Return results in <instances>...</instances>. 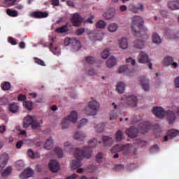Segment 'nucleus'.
<instances>
[{"instance_id":"19","label":"nucleus","mask_w":179,"mask_h":179,"mask_svg":"<svg viewBox=\"0 0 179 179\" xmlns=\"http://www.w3.org/2000/svg\"><path fill=\"white\" fill-rule=\"evenodd\" d=\"M168 8L171 10H177L179 9V0H171L168 3Z\"/></svg>"},{"instance_id":"45","label":"nucleus","mask_w":179,"mask_h":179,"mask_svg":"<svg viewBox=\"0 0 179 179\" xmlns=\"http://www.w3.org/2000/svg\"><path fill=\"white\" fill-rule=\"evenodd\" d=\"M64 145L66 150H67L68 152H71V150H72L73 149V147L72 146L71 143H69V141L65 142Z\"/></svg>"},{"instance_id":"21","label":"nucleus","mask_w":179,"mask_h":179,"mask_svg":"<svg viewBox=\"0 0 179 179\" xmlns=\"http://www.w3.org/2000/svg\"><path fill=\"white\" fill-rule=\"evenodd\" d=\"M118 45L122 50H127V48H128V39L125 38L119 39Z\"/></svg>"},{"instance_id":"24","label":"nucleus","mask_w":179,"mask_h":179,"mask_svg":"<svg viewBox=\"0 0 179 179\" xmlns=\"http://www.w3.org/2000/svg\"><path fill=\"white\" fill-rule=\"evenodd\" d=\"M54 146V141L52 138H49L47 139L46 142L44 145V148L47 150H51Z\"/></svg>"},{"instance_id":"22","label":"nucleus","mask_w":179,"mask_h":179,"mask_svg":"<svg viewBox=\"0 0 179 179\" xmlns=\"http://www.w3.org/2000/svg\"><path fill=\"white\" fill-rule=\"evenodd\" d=\"M8 110L13 114H16L19 111V105L16 103H10L8 105Z\"/></svg>"},{"instance_id":"4","label":"nucleus","mask_w":179,"mask_h":179,"mask_svg":"<svg viewBox=\"0 0 179 179\" xmlns=\"http://www.w3.org/2000/svg\"><path fill=\"white\" fill-rule=\"evenodd\" d=\"M43 124V120L40 121L36 120L31 115H28L24 118L23 121V127L29 128L30 125H31L32 129H37V128H40V125Z\"/></svg>"},{"instance_id":"55","label":"nucleus","mask_w":179,"mask_h":179,"mask_svg":"<svg viewBox=\"0 0 179 179\" xmlns=\"http://www.w3.org/2000/svg\"><path fill=\"white\" fill-rule=\"evenodd\" d=\"M134 143H138L139 146H146L147 143L145 141L136 140L134 141Z\"/></svg>"},{"instance_id":"16","label":"nucleus","mask_w":179,"mask_h":179,"mask_svg":"<svg viewBox=\"0 0 179 179\" xmlns=\"http://www.w3.org/2000/svg\"><path fill=\"white\" fill-rule=\"evenodd\" d=\"M32 16L35 17V19H44V17H48V13H47V11H35L32 13Z\"/></svg>"},{"instance_id":"36","label":"nucleus","mask_w":179,"mask_h":179,"mask_svg":"<svg viewBox=\"0 0 179 179\" xmlns=\"http://www.w3.org/2000/svg\"><path fill=\"white\" fill-rule=\"evenodd\" d=\"M178 134H179L178 130L171 129L168 131V136L171 139L173 138H176V136H177Z\"/></svg>"},{"instance_id":"35","label":"nucleus","mask_w":179,"mask_h":179,"mask_svg":"<svg viewBox=\"0 0 179 179\" xmlns=\"http://www.w3.org/2000/svg\"><path fill=\"white\" fill-rule=\"evenodd\" d=\"M118 29V24L115 23H112L108 25V30L110 31V33H114V31H117Z\"/></svg>"},{"instance_id":"3","label":"nucleus","mask_w":179,"mask_h":179,"mask_svg":"<svg viewBox=\"0 0 179 179\" xmlns=\"http://www.w3.org/2000/svg\"><path fill=\"white\" fill-rule=\"evenodd\" d=\"M143 19L141 16H134L131 19V31L134 36H138L139 33H145L146 28L143 27Z\"/></svg>"},{"instance_id":"46","label":"nucleus","mask_w":179,"mask_h":179,"mask_svg":"<svg viewBox=\"0 0 179 179\" xmlns=\"http://www.w3.org/2000/svg\"><path fill=\"white\" fill-rule=\"evenodd\" d=\"M85 61L87 64H94L96 59H94V57H92V56H88L87 57H85Z\"/></svg>"},{"instance_id":"18","label":"nucleus","mask_w":179,"mask_h":179,"mask_svg":"<svg viewBox=\"0 0 179 179\" xmlns=\"http://www.w3.org/2000/svg\"><path fill=\"white\" fill-rule=\"evenodd\" d=\"M8 160H9V157L7 153H4L0 157V167L3 169L8 164Z\"/></svg>"},{"instance_id":"26","label":"nucleus","mask_w":179,"mask_h":179,"mask_svg":"<svg viewBox=\"0 0 179 179\" xmlns=\"http://www.w3.org/2000/svg\"><path fill=\"white\" fill-rule=\"evenodd\" d=\"M116 90L120 94H122L125 90V84L122 82H119L116 86Z\"/></svg>"},{"instance_id":"11","label":"nucleus","mask_w":179,"mask_h":179,"mask_svg":"<svg viewBox=\"0 0 179 179\" xmlns=\"http://www.w3.org/2000/svg\"><path fill=\"white\" fill-rule=\"evenodd\" d=\"M127 104L130 107H136L138 103V99L135 95H129L126 98Z\"/></svg>"},{"instance_id":"63","label":"nucleus","mask_w":179,"mask_h":179,"mask_svg":"<svg viewBox=\"0 0 179 179\" xmlns=\"http://www.w3.org/2000/svg\"><path fill=\"white\" fill-rule=\"evenodd\" d=\"M22 146H23V141H17V143L16 144L17 149H20V148H22Z\"/></svg>"},{"instance_id":"43","label":"nucleus","mask_w":179,"mask_h":179,"mask_svg":"<svg viewBox=\"0 0 179 179\" xmlns=\"http://www.w3.org/2000/svg\"><path fill=\"white\" fill-rule=\"evenodd\" d=\"M104 160V157L103 155V153L99 152L96 156V161L97 163H103V161Z\"/></svg>"},{"instance_id":"50","label":"nucleus","mask_w":179,"mask_h":179,"mask_svg":"<svg viewBox=\"0 0 179 179\" xmlns=\"http://www.w3.org/2000/svg\"><path fill=\"white\" fill-rule=\"evenodd\" d=\"M87 124V119H82L79 124H78V128L80 129L82 127H85Z\"/></svg>"},{"instance_id":"53","label":"nucleus","mask_w":179,"mask_h":179,"mask_svg":"<svg viewBox=\"0 0 179 179\" xmlns=\"http://www.w3.org/2000/svg\"><path fill=\"white\" fill-rule=\"evenodd\" d=\"M8 41L12 45H16V44H17V43L16 42V40H15V38H13V37L12 36L8 37Z\"/></svg>"},{"instance_id":"48","label":"nucleus","mask_w":179,"mask_h":179,"mask_svg":"<svg viewBox=\"0 0 179 179\" xmlns=\"http://www.w3.org/2000/svg\"><path fill=\"white\" fill-rule=\"evenodd\" d=\"M34 62L35 64H37L38 65H41V66H45V63H44V61L37 58L34 57Z\"/></svg>"},{"instance_id":"52","label":"nucleus","mask_w":179,"mask_h":179,"mask_svg":"<svg viewBox=\"0 0 179 179\" xmlns=\"http://www.w3.org/2000/svg\"><path fill=\"white\" fill-rule=\"evenodd\" d=\"M85 33V28H79L76 31L77 36H82Z\"/></svg>"},{"instance_id":"59","label":"nucleus","mask_w":179,"mask_h":179,"mask_svg":"<svg viewBox=\"0 0 179 179\" xmlns=\"http://www.w3.org/2000/svg\"><path fill=\"white\" fill-rule=\"evenodd\" d=\"M27 155L29 157H31V159H34V152H33L31 149L28 150Z\"/></svg>"},{"instance_id":"28","label":"nucleus","mask_w":179,"mask_h":179,"mask_svg":"<svg viewBox=\"0 0 179 179\" xmlns=\"http://www.w3.org/2000/svg\"><path fill=\"white\" fill-rule=\"evenodd\" d=\"M74 138L76 141H84L86 135L82 131L76 132Z\"/></svg>"},{"instance_id":"10","label":"nucleus","mask_w":179,"mask_h":179,"mask_svg":"<svg viewBox=\"0 0 179 179\" xmlns=\"http://www.w3.org/2000/svg\"><path fill=\"white\" fill-rule=\"evenodd\" d=\"M138 133L139 130L134 126H131L129 129L126 130V135H127L129 138H136Z\"/></svg>"},{"instance_id":"6","label":"nucleus","mask_w":179,"mask_h":179,"mask_svg":"<svg viewBox=\"0 0 179 179\" xmlns=\"http://www.w3.org/2000/svg\"><path fill=\"white\" fill-rule=\"evenodd\" d=\"M99 107L100 103L96 100H93L89 103L88 107L85 108L84 110L87 115H96Z\"/></svg>"},{"instance_id":"2","label":"nucleus","mask_w":179,"mask_h":179,"mask_svg":"<svg viewBox=\"0 0 179 179\" xmlns=\"http://www.w3.org/2000/svg\"><path fill=\"white\" fill-rule=\"evenodd\" d=\"M152 113L157 118H164V117H166L169 124H174L176 122V113L171 110L166 112L163 108L155 106L153 108Z\"/></svg>"},{"instance_id":"31","label":"nucleus","mask_w":179,"mask_h":179,"mask_svg":"<svg viewBox=\"0 0 179 179\" xmlns=\"http://www.w3.org/2000/svg\"><path fill=\"white\" fill-rule=\"evenodd\" d=\"M68 25L64 24L60 27L56 28L55 31L56 33H59V34H64V33H66V31H68Z\"/></svg>"},{"instance_id":"32","label":"nucleus","mask_w":179,"mask_h":179,"mask_svg":"<svg viewBox=\"0 0 179 179\" xmlns=\"http://www.w3.org/2000/svg\"><path fill=\"white\" fill-rule=\"evenodd\" d=\"M10 174H12V167L8 166L2 172L1 176L3 178H6L8 176H10Z\"/></svg>"},{"instance_id":"20","label":"nucleus","mask_w":179,"mask_h":179,"mask_svg":"<svg viewBox=\"0 0 179 179\" xmlns=\"http://www.w3.org/2000/svg\"><path fill=\"white\" fill-rule=\"evenodd\" d=\"M138 128H141V134H145L150 129V124L148 122L140 123L138 125Z\"/></svg>"},{"instance_id":"8","label":"nucleus","mask_w":179,"mask_h":179,"mask_svg":"<svg viewBox=\"0 0 179 179\" xmlns=\"http://www.w3.org/2000/svg\"><path fill=\"white\" fill-rule=\"evenodd\" d=\"M140 86H141L143 90L148 92L150 89V85L149 84V80L145 76H140L138 78Z\"/></svg>"},{"instance_id":"12","label":"nucleus","mask_w":179,"mask_h":179,"mask_svg":"<svg viewBox=\"0 0 179 179\" xmlns=\"http://www.w3.org/2000/svg\"><path fill=\"white\" fill-rule=\"evenodd\" d=\"M143 9H144L143 4H141V3H138L137 6H135L134 4H130L129 6V10H130V12H132L133 13H138L139 10L143 12Z\"/></svg>"},{"instance_id":"34","label":"nucleus","mask_w":179,"mask_h":179,"mask_svg":"<svg viewBox=\"0 0 179 179\" xmlns=\"http://www.w3.org/2000/svg\"><path fill=\"white\" fill-rule=\"evenodd\" d=\"M122 144L116 145L110 150V153L113 154L115 153V152H122Z\"/></svg>"},{"instance_id":"29","label":"nucleus","mask_w":179,"mask_h":179,"mask_svg":"<svg viewBox=\"0 0 179 179\" xmlns=\"http://www.w3.org/2000/svg\"><path fill=\"white\" fill-rule=\"evenodd\" d=\"M103 142L105 146H111L113 145V138L104 136L103 137Z\"/></svg>"},{"instance_id":"51","label":"nucleus","mask_w":179,"mask_h":179,"mask_svg":"<svg viewBox=\"0 0 179 179\" xmlns=\"http://www.w3.org/2000/svg\"><path fill=\"white\" fill-rule=\"evenodd\" d=\"M3 90H9L10 89V83L9 82H6L3 85H1Z\"/></svg>"},{"instance_id":"47","label":"nucleus","mask_w":179,"mask_h":179,"mask_svg":"<svg viewBox=\"0 0 179 179\" xmlns=\"http://www.w3.org/2000/svg\"><path fill=\"white\" fill-rule=\"evenodd\" d=\"M129 150H131V148H129V144H127V145H123L122 152L124 155H127V153H129Z\"/></svg>"},{"instance_id":"44","label":"nucleus","mask_w":179,"mask_h":179,"mask_svg":"<svg viewBox=\"0 0 179 179\" xmlns=\"http://www.w3.org/2000/svg\"><path fill=\"white\" fill-rule=\"evenodd\" d=\"M108 55H110V50L108 48H106L101 53V57L103 59H107L108 58Z\"/></svg>"},{"instance_id":"17","label":"nucleus","mask_w":179,"mask_h":179,"mask_svg":"<svg viewBox=\"0 0 179 179\" xmlns=\"http://www.w3.org/2000/svg\"><path fill=\"white\" fill-rule=\"evenodd\" d=\"M165 36L166 38L171 39V40H178L179 38V34H174V31L171 29L166 30L165 32Z\"/></svg>"},{"instance_id":"1","label":"nucleus","mask_w":179,"mask_h":179,"mask_svg":"<svg viewBox=\"0 0 179 179\" xmlns=\"http://www.w3.org/2000/svg\"><path fill=\"white\" fill-rule=\"evenodd\" d=\"M97 143H101V141H97V139L94 138L93 140L90 141L89 146L84 147L83 149L76 148L74 152V157L76 160H72L71 162V169L72 170H76L82 166V162L80 160H83L85 157L86 159H90L92 157V148H96Z\"/></svg>"},{"instance_id":"5","label":"nucleus","mask_w":179,"mask_h":179,"mask_svg":"<svg viewBox=\"0 0 179 179\" xmlns=\"http://www.w3.org/2000/svg\"><path fill=\"white\" fill-rule=\"evenodd\" d=\"M78 122V113L75 110H73L70 115L63 119L62 121V129H66L69 128L70 122L73 124H76Z\"/></svg>"},{"instance_id":"25","label":"nucleus","mask_w":179,"mask_h":179,"mask_svg":"<svg viewBox=\"0 0 179 179\" xmlns=\"http://www.w3.org/2000/svg\"><path fill=\"white\" fill-rule=\"evenodd\" d=\"M117 64V59L114 57H110L106 62L107 68H113Z\"/></svg>"},{"instance_id":"42","label":"nucleus","mask_w":179,"mask_h":179,"mask_svg":"<svg viewBox=\"0 0 179 179\" xmlns=\"http://www.w3.org/2000/svg\"><path fill=\"white\" fill-rule=\"evenodd\" d=\"M55 153L58 156L59 159H62V157L64 156L62 149H61L59 147H56L55 148Z\"/></svg>"},{"instance_id":"30","label":"nucleus","mask_w":179,"mask_h":179,"mask_svg":"<svg viewBox=\"0 0 179 179\" xmlns=\"http://www.w3.org/2000/svg\"><path fill=\"white\" fill-rule=\"evenodd\" d=\"M103 16L104 19H106V20H110L115 16V12L109 11V12L103 13Z\"/></svg>"},{"instance_id":"40","label":"nucleus","mask_w":179,"mask_h":179,"mask_svg":"<svg viewBox=\"0 0 179 179\" xmlns=\"http://www.w3.org/2000/svg\"><path fill=\"white\" fill-rule=\"evenodd\" d=\"M107 24L103 20H99L96 22V29H106Z\"/></svg>"},{"instance_id":"23","label":"nucleus","mask_w":179,"mask_h":179,"mask_svg":"<svg viewBox=\"0 0 179 179\" xmlns=\"http://www.w3.org/2000/svg\"><path fill=\"white\" fill-rule=\"evenodd\" d=\"M71 45H73L76 50H80V48H82L80 41H79V40L76 39V38H71Z\"/></svg>"},{"instance_id":"7","label":"nucleus","mask_w":179,"mask_h":179,"mask_svg":"<svg viewBox=\"0 0 179 179\" xmlns=\"http://www.w3.org/2000/svg\"><path fill=\"white\" fill-rule=\"evenodd\" d=\"M135 36L138 37V38L134 41V47L138 50H142L145 47V41L148 36L145 35V32H138V34Z\"/></svg>"},{"instance_id":"9","label":"nucleus","mask_w":179,"mask_h":179,"mask_svg":"<svg viewBox=\"0 0 179 179\" xmlns=\"http://www.w3.org/2000/svg\"><path fill=\"white\" fill-rule=\"evenodd\" d=\"M71 22L73 24V26L76 27H79L80 24H82V17L78 13L73 15V16L71 18Z\"/></svg>"},{"instance_id":"61","label":"nucleus","mask_w":179,"mask_h":179,"mask_svg":"<svg viewBox=\"0 0 179 179\" xmlns=\"http://www.w3.org/2000/svg\"><path fill=\"white\" fill-rule=\"evenodd\" d=\"M151 152H159V145H155L151 148Z\"/></svg>"},{"instance_id":"49","label":"nucleus","mask_w":179,"mask_h":179,"mask_svg":"<svg viewBox=\"0 0 179 179\" xmlns=\"http://www.w3.org/2000/svg\"><path fill=\"white\" fill-rule=\"evenodd\" d=\"M104 127H106V124L104 123H101L97 125L96 129L98 132H103V131H104Z\"/></svg>"},{"instance_id":"41","label":"nucleus","mask_w":179,"mask_h":179,"mask_svg":"<svg viewBox=\"0 0 179 179\" xmlns=\"http://www.w3.org/2000/svg\"><path fill=\"white\" fill-rule=\"evenodd\" d=\"M122 136H124V133L121 130H118L115 134V139L117 142H121L122 141Z\"/></svg>"},{"instance_id":"13","label":"nucleus","mask_w":179,"mask_h":179,"mask_svg":"<svg viewBox=\"0 0 179 179\" xmlns=\"http://www.w3.org/2000/svg\"><path fill=\"white\" fill-rule=\"evenodd\" d=\"M33 174H34V171H33L30 168H28L24 170L22 174L20 175V178L21 179L30 178V177H33Z\"/></svg>"},{"instance_id":"54","label":"nucleus","mask_w":179,"mask_h":179,"mask_svg":"<svg viewBox=\"0 0 179 179\" xmlns=\"http://www.w3.org/2000/svg\"><path fill=\"white\" fill-rule=\"evenodd\" d=\"M126 62L127 64H131L133 66L136 64L135 59H133L132 57H129L128 59H126Z\"/></svg>"},{"instance_id":"14","label":"nucleus","mask_w":179,"mask_h":179,"mask_svg":"<svg viewBox=\"0 0 179 179\" xmlns=\"http://www.w3.org/2000/svg\"><path fill=\"white\" fill-rule=\"evenodd\" d=\"M138 61L140 64H146L148 62H150V59H149V56L145 52H140L138 55Z\"/></svg>"},{"instance_id":"39","label":"nucleus","mask_w":179,"mask_h":179,"mask_svg":"<svg viewBox=\"0 0 179 179\" xmlns=\"http://www.w3.org/2000/svg\"><path fill=\"white\" fill-rule=\"evenodd\" d=\"M174 60L173 59V57H166L164 59V64L166 66H169V65H171L173 64V62Z\"/></svg>"},{"instance_id":"62","label":"nucleus","mask_w":179,"mask_h":179,"mask_svg":"<svg viewBox=\"0 0 179 179\" xmlns=\"http://www.w3.org/2000/svg\"><path fill=\"white\" fill-rule=\"evenodd\" d=\"M118 115L116 113H110V120H117Z\"/></svg>"},{"instance_id":"58","label":"nucleus","mask_w":179,"mask_h":179,"mask_svg":"<svg viewBox=\"0 0 179 179\" xmlns=\"http://www.w3.org/2000/svg\"><path fill=\"white\" fill-rule=\"evenodd\" d=\"M26 96L22 94H20L17 97L18 101H26Z\"/></svg>"},{"instance_id":"33","label":"nucleus","mask_w":179,"mask_h":179,"mask_svg":"<svg viewBox=\"0 0 179 179\" xmlns=\"http://www.w3.org/2000/svg\"><path fill=\"white\" fill-rule=\"evenodd\" d=\"M6 13L7 15H8V16H10L11 17H17V16H18L19 15L17 13V10H12L10 8L7 9Z\"/></svg>"},{"instance_id":"15","label":"nucleus","mask_w":179,"mask_h":179,"mask_svg":"<svg viewBox=\"0 0 179 179\" xmlns=\"http://www.w3.org/2000/svg\"><path fill=\"white\" fill-rule=\"evenodd\" d=\"M49 169L52 173H57L59 170V163L56 160H50L49 162Z\"/></svg>"},{"instance_id":"38","label":"nucleus","mask_w":179,"mask_h":179,"mask_svg":"<svg viewBox=\"0 0 179 179\" xmlns=\"http://www.w3.org/2000/svg\"><path fill=\"white\" fill-rule=\"evenodd\" d=\"M23 106L24 107H25V108L29 110V111H31V110H33V102L30 101H23Z\"/></svg>"},{"instance_id":"37","label":"nucleus","mask_w":179,"mask_h":179,"mask_svg":"<svg viewBox=\"0 0 179 179\" xmlns=\"http://www.w3.org/2000/svg\"><path fill=\"white\" fill-rule=\"evenodd\" d=\"M152 43H155V44H160V43H162V38H160V36H159V34H153Z\"/></svg>"},{"instance_id":"57","label":"nucleus","mask_w":179,"mask_h":179,"mask_svg":"<svg viewBox=\"0 0 179 179\" xmlns=\"http://www.w3.org/2000/svg\"><path fill=\"white\" fill-rule=\"evenodd\" d=\"M127 69H128V67H127V66H121L118 69V73H123V72H125V71H127Z\"/></svg>"},{"instance_id":"56","label":"nucleus","mask_w":179,"mask_h":179,"mask_svg":"<svg viewBox=\"0 0 179 179\" xmlns=\"http://www.w3.org/2000/svg\"><path fill=\"white\" fill-rule=\"evenodd\" d=\"M155 134H162V127H159V124H157V127H153Z\"/></svg>"},{"instance_id":"27","label":"nucleus","mask_w":179,"mask_h":179,"mask_svg":"<svg viewBox=\"0 0 179 179\" xmlns=\"http://www.w3.org/2000/svg\"><path fill=\"white\" fill-rule=\"evenodd\" d=\"M50 50L54 54V55H59L61 54V49L58 47H55L52 43L50 44L49 46Z\"/></svg>"},{"instance_id":"60","label":"nucleus","mask_w":179,"mask_h":179,"mask_svg":"<svg viewBox=\"0 0 179 179\" xmlns=\"http://www.w3.org/2000/svg\"><path fill=\"white\" fill-rule=\"evenodd\" d=\"M71 38H66L64 39V45H71Z\"/></svg>"},{"instance_id":"64","label":"nucleus","mask_w":179,"mask_h":179,"mask_svg":"<svg viewBox=\"0 0 179 179\" xmlns=\"http://www.w3.org/2000/svg\"><path fill=\"white\" fill-rule=\"evenodd\" d=\"M176 87H179V77H177L174 80Z\"/></svg>"}]
</instances>
